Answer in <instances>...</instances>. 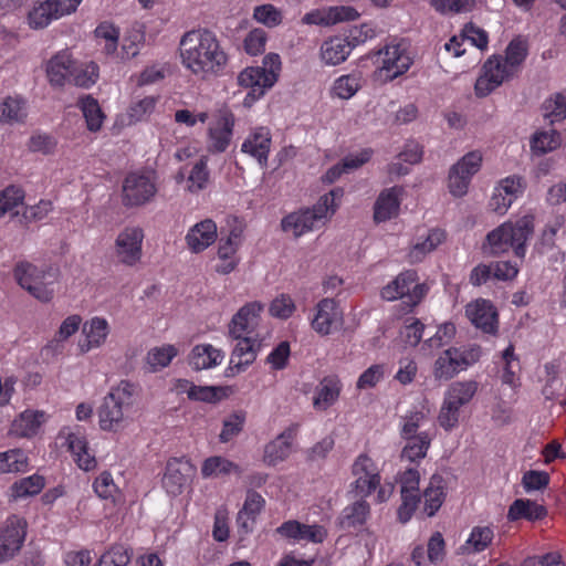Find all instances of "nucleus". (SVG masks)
Instances as JSON below:
<instances>
[{
    "label": "nucleus",
    "instance_id": "obj_1",
    "mask_svg": "<svg viewBox=\"0 0 566 566\" xmlns=\"http://www.w3.org/2000/svg\"><path fill=\"white\" fill-rule=\"evenodd\" d=\"M179 54L182 66L201 78L222 75L228 64L220 41L207 29L186 32L179 42Z\"/></svg>",
    "mask_w": 566,
    "mask_h": 566
},
{
    "label": "nucleus",
    "instance_id": "obj_2",
    "mask_svg": "<svg viewBox=\"0 0 566 566\" xmlns=\"http://www.w3.org/2000/svg\"><path fill=\"white\" fill-rule=\"evenodd\" d=\"M344 196L340 187L332 189L322 196L312 209L293 212L282 220V228L285 232L300 237L308 231L321 228L328 217L334 214Z\"/></svg>",
    "mask_w": 566,
    "mask_h": 566
},
{
    "label": "nucleus",
    "instance_id": "obj_3",
    "mask_svg": "<svg viewBox=\"0 0 566 566\" xmlns=\"http://www.w3.org/2000/svg\"><path fill=\"white\" fill-rule=\"evenodd\" d=\"M136 385L128 380L111 389L97 409L98 424L103 431L117 432L125 428V413L134 405Z\"/></svg>",
    "mask_w": 566,
    "mask_h": 566
},
{
    "label": "nucleus",
    "instance_id": "obj_4",
    "mask_svg": "<svg viewBox=\"0 0 566 566\" xmlns=\"http://www.w3.org/2000/svg\"><path fill=\"white\" fill-rule=\"evenodd\" d=\"M281 64L279 54L269 53L263 57L262 66H248L239 73V86L250 90L244 98L245 104L262 97L276 83Z\"/></svg>",
    "mask_w": 566,
    "mask_h": 566
},
{
    "label": "nucleus",
    "instance_id": "obj_5",
    "mask_svg": "<svg viewBox=\"0 0 566 566\" xmlns=\"http://www.w3.org/2000/svg\"><path fill=\"white\" fill-rule=\"evenodd\" d=\"M377 72L387 81L406 74L413 64L410 44L405 39H392L377 51Z\"/></svg>",
    "mask_w": 566,
    "mask_h": 566
},
{
    "label": "nucleus",
    "instance_id": "obj_6",
    "mask_svg": "<svg viewBox=\"0 0 566 566\" xmlns=\"http://www.w3.org/2000/svg\"><path fill=\"white\" fill-rule=\"evenodd\" d=\"M158 192L155 171H130L122 185V202L126 208H137L151 202Z\"/></svg>",
    "mask_w": 566,
    "mask_h": 566
},
{
    "label": "nucleus",
    "instance_id": "obj_7",
    "mask_svg": "<svg viewBox=\"0 0 566 566\" xmlns=\"http://www.w3.org/2000/svg\"><path fill=\"white\" fill-rule=\"evenodd\" d=\"M428 290L427 284L418 283V274L415 270H406L384 286L380 295L386 301L406 298L405 303L415 307L422 301Z\"/></svg>",
    "mask_w": 566,
    "mask_h": 566
},
{
    "label": "nucleus",
    "instance_id": "obj_8",
    "mask_svg": "<svg viewBox=\"0 0 566 566\" xmlns=\"http://www.w3.org/2000/svg\"><path fill=\"white\" fill-rule=\"evenodd\" d=\"M534 230L533 216H524L515 222H504L486 235L490 248H525L528 237Z\"/></svg>",
    "mask_w": 566,
    "mask_h": 566
},
{
    "label": "nucleus",
    "instance_id": "obj_9",
    "mask_svg": "<svg viewBox=\"0 0 566 566\" xmlns=\"http://www.w3.org/2000/svg\"><path fill=\"white\" fill-rule=\"evenodd\" d=\"M482 164V155L479 151H470L464 155L449 172V189L454 197H462L468 192L471 178Z\"/></svg>",
    "mask_w": 566,
    "mask_h": 566
},
{
    "label": "nucleus",
    "instance_id": "obj_10",
    "mask_svg": "<svg viewBox=\"0 0 566 566\" xmlns=\"http://www.w3.org/2000/svg\"><path fill=\"white\" fill-rule=\"evenodd\" d=\"M483 73L478 77L474 92L478 97H485L504 81L511 78L515 73L506 66L503 56L493 55L483 65Z\"/></svg>",
    "mask_w": 566,
    "mask_h": 566
},
{
    "label": "nucleus",
    "instance_id": "obj_11",
    "mask_svg": "<svg viewBox=\"0 0 566 566\" xmlns=\"http://www.w3.org/2000/svg\"><path fill=\"white\" fill-rule=\"evenodd\" d=\"M27 521L17 515L10 516L0 532V564L12 559L21 549L27 535Z\"/></svg>",
    "mask_w": 566,
    "mask_h": 566
},
{
    "label": "nucleus",
    "instance_id": "obj_12",
    "mask_svg": "<svg viewBox=\"0 0 566 566\" xmlns=\"http://www.w3.org/2000/svg\"><path fill=\"white\" fill-rule=\"evenodd\" d=\"M235 117L230 111H222L208 127V150L212 154L224 153L233 137Z\"/></svg>",
    "mask_w": 566,
    "mask_h": 566
},
{
    "label": "nucleus",
    "instance_id": "obj_13",
    "mask_svg": "<svg viewBox=\"0 0 566 566\" xmlns=\"http://www.w3.org/2000/svg\"><path fill=\"white\" fill-rule=\"evenodd\" d=\"M363 41L365 39L360 40L358 36H352V39L343 35L329 36L321 45V60L326 65H339L348 59L353 49Z\"/></svg>",
    "mask_w": 566,
    "mask_h": 566
},
{
    "label": "nucleus",
    "instance_id": "obj_14",
    "mask_svg": "<svg viewBox=\"0 0 566 566\" xmlns=\"http://www.w3.org/2000/svg\"><path fill=\"white\" fill-rule=\"evenodd\" d=\"M272 146V135L268 127L259 126L252 129L241 144V153L253 158L261 168L268 167Z\"/></svg>",
    "mask_w": 566,
    "mask_h": 566
},
{
    "label": "nucleus",
    "instance_id": "obj_15",
    "mask_svg": "<svg viewBox=\"0 0 566 566\" xmlns=\"http://www.w3.org/2000/svg\"><path fill=\"white\" fill-rule=\"evenodd\" d=\"M298 424L292 423L274 440L264 447L263 460L268 465H276L289 458L292 444L297 436Z\"/></svg>",
    "mask_w": 566,
    "mask_h": 566
},
{
    "label": "nucleus",
    "instance_id": "obj_16",
    "mask_svg": "<svg viewBox=\"0 0 566 566\" xmlns=\"http://www.w3.org/2000/svg\"><path fill=\"white\" fill-rule=\"evenodd\" d=\"M356 9L352 7H329L316 9L304 14L302 22L307 25L329 27L338 22L353 21L358 17Z\"/></svg>",
    "mask_w": 566,
    "mask_h": 566
},
{
    "label": "nucleus",
    "instance_id": "obj_17",
    "mask_svg": "<svg viewBox=\"0 0 566 566\" xmlns=\"http://www.w3.org/2000/svg\"><path fill=\"white\" fill-rule=\"evenodd\" d=\"M465 314L471 323L484 333L495 334L497 331V312L491 302L481 300L467 305Z\"/></svg>",
    "mask_w": 566,
    "mask_h": 566
},
{
    "label": "nucleus",
    "instance_id": "obj_18",
    "mask_svg": "<svg viewBox=\"0 0 566 566\" xmlns=\"http://www.w3.org/2000/svg\"><path fill=\"white\" fill-rule=\"evenodd\" d=\"M262 308L263 305L259 302H251L243 305L229 323V336L231 338L250 336L253 331V322L259 316Z\"/></svg>",
    "mask_w": 566,
    "mask_h": 566
},
{
    "label": "nucleus",
    "instance_id": "obj_19",
    "mask_svg": "<svg viewBox=\"0 0 566 566\" xmlns=\"http://www.w3.org/2000/svg\"><path fill=\"white\" fill-rule=\"evenodd\" d=\"M13 275L17 283L28 291V285L40 279H50V282H56L59 277V269L53 265L39 268L28 261H21L15 264Z\"/></svg>",
    "mask_w": 566,
    "mask_h": 566
},
{
    "label": "nucleus",
    "instance_id": "obj_20",
    "mask_svg": "<svg viewBox=\"0 0 566 566\" xmlns=\"http://www.w3.org/2000/svg\"><path fill=\"white\" fill-rule=\"evenodd\" d=\"M234 339L237 340V345L231 354V366L229 367V370L235 369L237 373H240L255 360L258 352L261 348V342H258L251 336H243Z\"/></svg>",
    "mask_w": 566,
    "mask_h": 566
},
{
    "label": "nucleus",
    "instance_id": "obj_21",
    "mask_svg": "<svg viewBox=\"0 0 566 566\" xmlns=\"http://www.w3.org/2000/svg\"><path fill=\"white\" fill-rule=\"evenodd\" d=\"M401 192L402 189L397 186L380 192L374 206V219L377 223L388 221L398 216Z\"/></svg>",
    "mask_w": 566,
    "mask_h": 566
},
{
    "label": "nucleus",
    "instance_id": "obj_22",
    "mask_svg": "<svg viewBox=\"0 0 566 566\" xmlns=\"http://www.w3.org/2000/svg\"><path fill=\"white\" fill-rule=\"evenodd\" d=\"M75 61L67 51H60L46 64V74L51 85L63 86L73 75Z\"/></svg>",
    "mask_w": 566,
    "mask_h": 566
},
{
    "label": "nucleus",
    "instance_id": "obj_23",
    "mask_svg": "<svg viewBox=\"0 0 566 566\" xmlns=\"http://www.w3.org/2000/svg\"><path fill=\"white\" fill-rule=\"evenodd\" d=\"M191 471L192 468L188 461L177 459L168 461L163 480L167 492L172 495L180 494L184 486L188 483L189 473Z\"/></svg>",
    "mask_w": 566,
    "mask_h": 566
},
{
    "label": "nucleus",
    "instance_id": "obj_24",
    "mask_svg": "<svg viewBox=\"0 0 566 566\" xmlns=\"http://www.w3.org/2000/svg\"><path fill=\"white\" fill-rule=\"evenodd\" d=\"M218 238V227L212 219H205L192 226L186 240L188 248H210Z\"/></svg>",
    "mask_w": 566,
    "mask_h": 566
},
{
    "label": "nucleus",
    "instance_id": "obj_25",
    "mask_svg": "<svg viewBox=\"0 0 566 566\" xmlns=\"http://www.w3.org/2000/svg\"><path fill=\"white\" fill-rule=\"evenodd\" d=\"M340 388V380L337 376L324 377L316 388V395L313 398V407L316 410H327L337 401Z\"/></svg>",
    "mask_w": 566,
    "mask_h": 566
},
{
    "label": "nucleus",
    "instance_id": "obj_26",
    "mask_svg": "<svg viewBox=\"0 0 566 566\" xmlns=\"http://www.w3.org/2000/svg\"><path fill=\"white\" fill-rule=\"evenodd\" d=\"M547 516V510L544 505L537 504L527 499H516L509 507L507 520L515 522L527 520L531 522L541 521Z\"/></svg>",
    "mask_w": 566,
    "mask_h": 566
},
{
    "label": "nucleus",
    "instance_id": "obj_27",
    "mask_svg": "<svg viewBox=\"0 0 566 566\" xmlns=\"http://www.w3.org/2000/svg\"><path fill=\"white\" fill-rule=\"evenodd\" d=\"M27 116V101L23 97L7 96L0 103V124H22Z\"/></svg>",
    "mask_w": 566,
    "mask_h": 566
},
{
    "label": "nucleus",
    "instance_id": "obj_28",
    "mask_svg": "<svg viewBox=\"0 0 566 566\" xmlns=\"http://www.w3.org/2000/svg\"><path fill=\"white\" fill-rule=\"evenodd\" d=\"M459 358V348L450 347L446 349L443 354L439 356L434 361V378L438 380H449L453 378L460 370L463 369Z\"/></svg>",
    "mask_w": 566,
    "mask_h": 566
},
{
    "label": "nucleus",
    "instance_id": "obj_29",
    "mask_svg": "<svg viewBox=\"0 0 566 566\" xmlns=\"http://www.w3.org/2000/svg\"><path fill=\"white\" fill-rule=\"evenodd\" d=\"M316 308L312 327L321 335H328L333 323L338 318L337 304L333 298L326 297L318 302Z\"/></svg>",
    "mask_w": 566,
    "mask_h": 566
},
{
    "label": "nucleus",
    "instance_id": "obj_30",
    "mask_svg": "<svg viewBox=\"0 0 566 566\" xmlns=\"http://www.w3.org/2000/svg\"><path fill=\"white\" fill-rule=\"evenodd\" d=\"M66 443L69 451L82 470L90 471L96 467L95 457L88 453V444L84 436L71 432L67 434Z\"/></svg>",
    "mask_w": 566,
    "mask_h": 566
},
{
    "label": "nucleus",
    "instance_id": "obj_31",
    "mask_svg": "<svg viewBox=\"0 0 566 566\" xmlns=\"http://www.w3.org/2000/svg\"><path fill=\"white\" fill-rule=\"evenodd\" d=\"M108 323L105 318L94 317L83 325V333L86 340L80 344L82 353L88 352L92 347H99L108 335Z\"/></svg>",
    "mask_w": 566,
    "mask_h": 566
},
{
    "label": "nucleus",
    "instance_id": "obj_32",
    "mask_svg": "<svg viewBox=\"0 0 566 566\" xmlns=\"http://www.w3.org/2000/svg\"><path fill=\"white\" fill-rule=\"evenodd\" d=\"M247 223L243 218L229 214L224 219L220 234L226 237V245L229 248H238L243 243Z\"/></svg>",
    "mask_w": 566,
    "mask_h": 566
},
{
    "label": "nucleus",
    "instance_id": "obj_33",
    "mask_svg": "<svg viewBox=\"0 0 566 566\" xmlns=\"http://www.w3.org/2000/svg\"><path fill=\"white\" fill-rule=\"evenodd\" d=\"M78 107L83 113L87 129L94 133L98 132L103 126L105 115L97 99L91 95L81 97L78 101Z\"/></svg>",
    "mask_w": 566,
    "mask_h": 566
},
{
    "label": "nucleus",
    "instance_id": "obj_34",
    "mask_svg": "<svg viewBox=\"0 0 566 566\" xmlns=\"http://www.w3.org/2000/svg\"><path fill=\"white\" fill-rule=\"evenodd\" d=\"M424 511L428 516H433L441 507L444 500L443 478L440 474H433L430 478L429 485L423 492Z\"/></svg>",
    "mask_w": 566,
    "mask_h": 566
},
{
    "label": "nucleus",
    "instance_id": "obj_35",
    "mask_svg": "<svg viewBox=\"0 0 566 566\" xmlns=\"http://www.w3.org/2000/svg\"><path fill=\"white\" fill-rule=\"evenodd\" d=\"M478 386L474 380L455 381L450 385L444 398L460 409L471 401L478 391Z\"/></svg>",
    "mask_w": 566,
    "mask_h": 566
},
{
    "label": "nucleus",
    "instance_id": "obj_36",
    "mask_svg": "<svg viewBox=\"0 0 566 566\" xmlns=\"http://www.w3.org/2000/svg\"><path fill=\"white\" fill-rule=\"evenodd\" d=\"M369 513L370 506L368 502L364 499H360L344 509L339 517V524L343 528H350L363 525L366 522Z\"/></svg>",
    "mask_w": 566,
    "mask_h": 566
},
{
    "label": "nucleus",
    "instance_id": "obj_37",
    "mask_svg": "<svg viewBox=\"0 0 566 566\" xmlns=\"http://www.w3.org/2000/svg\"><path fill=\"white\" fill-rule=\"evenodd\" d=\"M61 17L55 12V7L51 0L39 2L28 14L29 25L32 29H43L48 27L53 20Z\"/></svg>",
    "mask_w": 566,
    "mask_h": 566
},
{
    "label": "nucleus",
    "instance_id": "obj_38",
    "mask_svg": "<svg viewBox=\"0 0 566 566\" xmlns=\"http://www.w3.org/2000/svg\"><path fill=\"white\" fill-rule=\"evenodd\" d=\"M232 472L240 474L241 470L239 465L220 455L206 459L201 467V474L205 479L211 476L228 475Z\"/></svg>",
    "mask_w": 566,
    "mask_h": 566
},
{
    "label": "nucleus",
    "instance_id": "obj_39",
    "mask_svg": "<svg viewBox=\"0 0 566 566\" xmlns=\"http://www.w3.org/2000/svg\"><path fill=\"white\" fill-rule=\"evenodd\" d=\"M431 443L428 432H419L417 438L407 440V444L402 448L400 458L410 462H416L427 455Z\"/></svg>",
    "mask_w": 566,
    "mask_h": 566
},
{
    "label": "nucleus",
    "instance_id": "obj_40",
    "mask_svg": "<svg viewBox=\"0 0 566 566\" xmlns=\"http://www.w3.org/2000/svg\"><path fill=\"white\" fill-rule=\"evenodd\" d=\"M562 144V135L555 129L538 132L531 139V149L535 155H544L556 150Z\"/></svg>",
    "mask_w": 566,
    "mask_h": 566
},
{
    "label": "nucleus",
    "instance_id": "obj_41",
    "mask_svg": "<svg viewBox=\"0 0 566 566\" xmlns=\"http://www.w3.org/2000/svg\"><path fill=\"white\" fill-rule=\"evenodd\" d=\"M528 54V48L525 40L521 38L513 39L505 50V56L503 61L506 66L511 69L514 73H517L520 66L526 60Z\"/></svg>",
    "mask_w": 566,
    "mask_h": 566
},
{
    "label": "nucleus",
    "instance_id": "obj_42",
    "mask_svg": "<svg viewBox=\"0 0 566 566\" xmlns=\"http://www.w3.org/2000/svg\"><path fill=\"white\" fill-rule=\"evenodd\" d=\"M133 557V549L122 544L113 545L94 566H127Z\"/></svg>",
    "mask_w": 566,
    "mask_h": 566
},
{
    "label": "nucleus",
    "instance_id": "obj_43",
    "mask_svg": "<svg viewBox=\"0 0 566 566\" xmlns=\"http://www.w3.org/2000/svg\"><path fill=\"white\" fill-rule=\"evenodd\" d=\"M28 467V458L21 449L0 453V473L21 472Z\"/></svg>",
    "mask_w": 566,
    "mask_h": 566
},
{
    "label": "nucleus",
    "instance_id": "obj_44",
    "mask_svg": "<svg viewBox=\"0 0 566 566\" xmlns=\"http://www.w3.org/2000/svg\"><path fill=\"white\" fill-rule=\"evenodd\" d=\"M187 395L190 400L209 403L219 402L222 398L227 397L226 388L217 386L191 385Z\"/></svg>",
    "mask_w": 566,
    "mask_h": 566
},
{
    "label": "nucleus",
    "instance_id": "obj_45",
    "mask_svg": "<svg viewBox=\"0 0 566 566\" xmlns=\"http://www.w3.org/2000/svg\"><path fill=\"white\" fill-rule=\"evenodd\" d=\"M44 478L39 474L21 479L12 484V495L14 497H25L39 494L44 488Z\"/></svg>",
    "mask_w": 566,
    "mask_h": 566
},
{
    "label": "nucleus",
    "instance_id": "obj_46",
    "mask_svg": "<svg viewBox=\"0 0 566 566\" xmlns=\"http://www.w3.org/2000/svg\"><path fill=\"white\" fill-rule=\"evenodd\" d=\"M245 419L247 412L243 410H237L229 415L223 420L222 430L219 434L220 442H229L233 437L238 436L243 430Z\"/></svg>",
    "mask_w": 566,
    "mask_h": 566
},
{
    "label": "nucleus",
    "instance_id": "obj_47",
    "mask_svg": "<svg viewBox=\"0 0 566 566\" xmlns=\"http://www.w3.org/2000/svg\"><path fill=\"white\" fill-rule=\"evenodd\" d=\"M360 88V76L357 74L342 75L335 80L332 92L342 99H348Z\"/></svg>",
    "mask_w": 566,
    "mask_h": 566
},
{
    "label": "nucleus",
    "instance_id": "obj_48",
    "mask_svg": "<svg viewBox=\"0 0 566 566\" xmlns=\"http://www.w3.org/2000/svg\"><path fill=\"white\" fill-rule=\"evenodd\" d=\"M209 170L207 158L201 157L191 168L188 177V189L190 192H198L203 190L209 181Z\"/></svg>",
    "mask_w": 566,
    "mask_h": 566
},
{
    "label": "nucleus",
    "instance_id": "obj_49",
    "mask_svg": "<svg viewBox=\"0 0 566 566\" xmlns=\"http://www.w3.org/2000/svg\"><path fill=\"white\" fill-rule=\"evenodd\" d=\"M493 537L494 532L490 526H474L467 541V545L472 547L473 553H480L491 545Z\"/></svg>",
    "mask_w": 566,
    "mask_h": 566
},
{
    "label": "nucleus",
    "instance_id": "obj_50",
    "mask_svg": "<svg viewBox=\"0 0 566 566\" xmlns=\"http://www.w3.org/2000/svg\"><path fill=\"white\" fill-rule=\"evenodd\" d=\"M543 108L544 116L548 118L552 124L560 122L566 117V98L559 93L555 94L544 102Z\"/></svg>",
    "mask_w": 566,
    "mask_h": 566
},
{
    "label": "nucleus",
    "instance_id": "obj_51",
    "mask_svg": "<svg viewBox=\"0 0 566 566\" xmlns=\"http://www.w3.org/2000/svg\"><path fill=\"white\" fill-rule=\"evenodd\" d=\"M23 199L24 191L21 188L10 186L0 191V217L22 205Z\"/></svg>",
    "mask_w": 566,
    "mask_h": 566
},
{
    "label": "nucleus",
    "instance_id": "obj_52",
    "mask_svg": "<svg viewBox=\"0 0 566 566\" xmlns=\"http://www.w3.org/2000/svg\"><path fill=\"white\" fill-rule=\"evenodd\" d=\"M52 211L53 202L51 200L41 199L38 203L33 206L24 207L21 216V221H23L24 224L39 222L44 220Z\"/></svg>",
    "mask_w": 566,
    "mask_h": 566
},
{
    "label": "nucleus",
    "instance_id": "obj_53",
    "mask_svg": "<svg viewBox=\"0 0 566 566\" xmlns=\"http://www.w3.org/2000/svg\"><path fill=\"white\" fill-rule=\"evenodd\" d=\"M253 18L268 28H274L282 23V12L271 3L256 6Z\"/></svg>",
    "mask_w": 566,
    "mask_h": 566
},
{
    "label": "nucleus",
    "instance_id": "obj_54",
    "mask_svg": "<svg viewBox=\"0 0 566 566\" xmlns=\"http://www.w3.org/2000/svg\"><path fill=\"white\" fill-rule=\"evenodd\" d=\"M177 355V349L172 345L156 347L148 352L147 363L151 370L168 366L171 359Z\"/></svg>",
    "mask_w": 566,
    "mask_h": 566
},
{
    "label": "nucleus",
    "instance_id": "obj_55",
    "mask_svg": "<svg viewBox=\"0 0 566 566\" xmlns=\"http://www.w3.org/2000/svg\"><path fill=\"white\" fill-rule=\"evenodd\" d=\"M97 78L98 65L96 63L91 62L85 69H77L75 63L70 82L76 86L88 88L96 83Z\"/></svg>",
    "mask_w": 566,
    "mask_h": 566
},
{
    "label": "nucleus",
    "instance_id": "obj_56",
    "mask_svg": "<svg viewBox=\"0 0 566 566\" xmlns=\"http://www.w3.org/2000/svg\"><path fill=\"white\" fill-rule=\"evenodd\" d=\"M525 185L522 177L513 175L502 179L494 188L495 191L501 192L511 201H515L524 191Z\"/></svg>",
    "mask_w": 566,
    "mask_h": 566
},
{
    "label": "nucleus",
    "instance_id": "obj_57",
    "mask_svg": "<svg viewBox=\"0 0 566 566\" xmlns=\"http://www.w3.org/2000/svg\"><path fill=\"white\" fill-rule=\"evenodd\" d=\"M268 34L263 29L251 30L244 39V50L249 55H259L264 52Z\"/></svg>",
    "mask_w": 566,
    "mask_h": 566
},
{
    "label": "nucleus",
    "instance_id": "obj_58",
    "mask_svg": "<svg viewBox=\"0 0 566 566\" xmlns=\"http://www.w3.org/2000/svg\"><path fill=\"white\" fill-rule=\"evenodd\" d=\"M549 480L545 471L528 470L522 476V485L526 492L539 491L548 486Z\"/></svg>",
    "mask_w": 566,
    "mask_h": 566
},
{
    "label": "nucleus",
    "instance_id": "obj_59",
    "mask_svg": "<svg viewBox=\"0 0 566 566\" xmlns=\"http://www.w3.org/2000/svg\"><path fill=\"white\" fill-rule=\"evenodd\" d=\"M43 416V412L28 410L21 413L19 422L15 421L13 426L21 428L20 434L30 437L34 434L41 426Z\"/></svg>",
    "mask_w": 566,
    "mask_h": 566
},
{
    "label": "nucleus",
    "instance_id": "obj_60",
    "mask_svg": "<svg viewBox=\"0 0 566 566\" xmlns=\"http://www.w3.org/2000/svg\"><path fill=\"white\" fill-rule=\"evenodd\" d=\"M295 311V304L292 297L287 294H281L275 297L269 307V312L273 317L287 319Z\"/></svg>",
    "mask_w": 566,
    "mask_h": 566
},
{
    "label": "nucleus",
    "instance_id": "obj_61",
    "mask_svg": "<svg viewBox=\"0 0 566 566\" xmlns=\"http://www.w3.org/2000/svg\"><path fill=\"white\" fill-rule=\"evenodd\" d=\"M144 231L139 227H126L116 239V248H142Z\"/></svg>",
    "mask_w": 566,
    "mask_h": 566
},
{
    "label": "nucleus",
    "instance_id": "obj_62",
    "mask_svg": "<svg viewBox=\"0 0 566 566\" xmlns=\"http://www.w3.org/2000/svg\"><path fill=\"white\" fill-rule=\"evenodd\" d=\"M433 7L440 12H469L475 6V0H433Z\"/></svg>",
    "mask_w": 566,
    "mask_h": 566
},
{
    "label": "nucleus",
    "instance_id": "obj_63",
    "mask_svg": "<svg viewBox=\"0 0 566 566\" xmlns=\"http://www.w3.org/2000/svg\"><path fill=\"white\" fill-rule=\"evenodd\" d=\"M459 416L460 409L444 398L438 416L439 424L447 431L451 430L458 424Z\"/></svg>",
    "mask_w": 566,
    "mask_h": 566
},
{
    "label": "nucleus",
    "instance_id": "obj_64",
    "mask_svg": "<svg viewBox=\"0 0 566 566\" xmlns=\"http://www.w3.org/2000/svg\"><path fill=\"white\" fill-rule=\"evenodd\" d=\"M446 555V542L440 532H436L428 541L427 557L430 563L437 564L443 560Z\"/></svg>",
    "mask_w": 566,
    "mask_h": 566
}]
</instances>
